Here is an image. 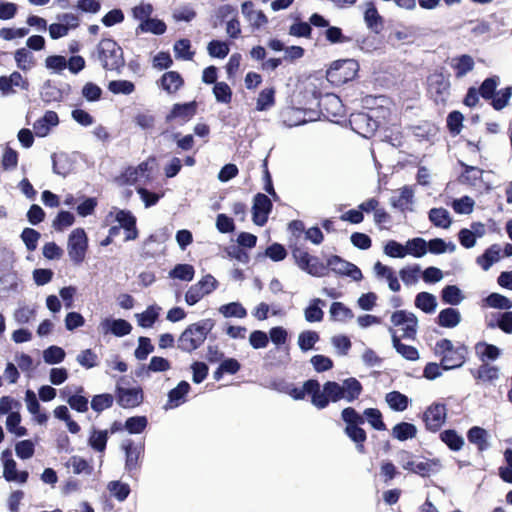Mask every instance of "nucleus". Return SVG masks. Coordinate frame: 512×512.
<instances>
[{
    "mask_svg": "<svg viewBox=\"0 0 512 512\" xmlns=\"http://www.w3.org/2000/svg\"><path fill=\"white\" fill-rule=\"evenodd\" d=\"M95 55L105 71L120 73L125 67L122 47L112 38H103L96 46Z\"/></svg>",
    "mask_w": 512,
    "mask_h": 512,
    "instance_id": "1",
    "label": "nucleus"
},
{
    "mask_svg": "<svg viewBox=\"0 0 512 512\" xmlns=\"http://www.w3.org/2000/svg\"><path fill=\"white\" fill-rule=\"evenodd\" d=\"M434 354L440 358L443 370H451L459 368L465 363L468 350L464 344L454 346L450 339L443 338L436 342Z\"/></svg>",
    "mask_w": 512,
    "mask_h": 512,
    "instance_id": "2",
    "label": "nucleus"
},
{
    "mask_svg": "<svg viewBox=\"0 0 512 512\" xmlns=\"http://www.w3.org/2000/svg\"><path fill=\"white\" fill-rule=\"evenodd\" d=\"M214 324L211 319H204L190 324L178 339V348L181 351L192 353L198 349L206 340L208 333Z\"/></svg>",
    "mask_w": 512,
    "mask_h": 512,
    "instance_id": "3",
    "label": "nucleus"
},
{
    "mask_svg": "<svg viewBox=\"0 0 512 512\" xmlns=\"http://www.w3.org/2000/svg\"><path fill=\"white\" fill-rule=\"evenodd\" d=\"M291 255L295 264L307 274L314 277H324L329 274L327 262L323 263L319 257L309 254L297 245L291 247Z\"/></svg>",
    "mask_w": 512,
    "mask_h": 512,
    "instance_id": "4",
    "label": "nucleus"
},
{
    "mask_svg": "<svg viewBox=\"0 0 512 512\" xmlns=\"http://www.w3.org/2000/svg\"><path fill=\"white\" fill-rule=\"evenodd\" d=\"M308 387L311 392H314L313 405L319 410L326 408L330 402L344 399V391L338 382L327 381L321 390L320 383L315 379V383H310Z\"/></svg>",
    "mask_w": 512,
    "mask_h": 512,
    "instance_id": "5",
    "label": "nucleus"
},
{
    "mask_svg": "<svg viewBox=\"0 0 512 512\" xmlns=\"http://www.w3.org/2000/svg\"><path fill=\"white\" fill-rule=\"evenodd\" d=\"M359 71V63L354 59L334 61L326 71V79L333 86H342L355 79Z\"/></svg>",
    "mask_w": 512,
    "mask_h": 512,
    "instance_id": "6",
    "label": "nucleus"
},
{
    "mask_svg": "<svg viewBox=\"0 0 512 512\" xmlns=\"http://www.w3.org/2000/svg\"><path fill=\"white\" fill-rule=\"evenodd\" d=\"M427 91L436 104L445 105L451 89V82L448 75L441 71H434L427 78Z\"/></svg>",
    "mask_w": 512,
    "mask_h": 512,
    "instance_id": "7",
    "label": "nucleus"
},
{
    "mask_svg": "<svg viewBox=\"0 0 512 512\" xmlns=\"http://www.w3.org/2000/svg\"><path fill=\"white\" fill-rule=\"evenodd\" d=\"M499 84L500 77L493 75L486 78L478 89L474 86L469 87L466 95L464 96L463 104L469 108H474L479 104L480 96L484 100H490L495 96V91Z\"/></svg>",
    "mask_w": 512,
    "mask_h": 512,
    "instance_id": "8",
    "label": "nucleus"
},
{
    "mask_svg": "<svg viewBox=\"0 0 512 512\" xmlns=\"http://www.w3.org/2000/svg\"><path fill=\"white\" fill-rule=\"evenodd\" d=\"M67 250L74 265L78 266L84 262L88 250V237L83 228H76L70 233Z\"/></svg>",
    "mask_w": 512,
    "mask_h": 512,
    "instance_id": "9",
    "label": "nucleus"
},
{
    "mask_svg": "<svg viewBox=\"0 0 512 512\" xmlns=\"http://www.w3.org/2000/svg\"><path fill=\"white\" fill-rule=\"evenodd\" d=\"M446 419V404L440 402H433L422 414V421L424 422L426 430L432 433L440 431Z\"/></svg>",
    "mask_w": 512,
    "mask_h": 512,
    "instance_id": "10",
    "label": "nucleus"
},
{
    "mask_svg": "<svg viewBox=\"0 0 512 512\" xmlns=\"http://www.w3.org/2000/svg\"><path fill=\"white\" fill-rule=\"evenodd\" d=\"M217 286L218 282L211 274L203 276L201 280L190 286L187 290L185 294L186 303L190 306L195 305L205 295L212 293Z\"/></svg>",
    "mask_w": 512,
    "mask_h": 512,
    "instance_id": "11",
    "label": "nucleus"
},
{
    "mask_svg": "<svg viewBox=\"0 0 512 512\" xmlns=\"http://www.w3.org/2000/svg\"><path fill=\"white\" fill-rule=\"evenodd\" d=\"M329 272L344 277H350L354 281H360L363 278L361 270L353 263L346 261L338 255H331L327 259Z\"/></svg>",
    "mask_w": 512,
    "mask_h": 512,
    "instance_id": "12",
    "label": "nucleus"
},
{
    "mask_svg": "<svg viewBox=\"0 0 512 512\" xmlns=\"http://www.w3.org/2000/svg\"><path fill=\"white\" fill-rule=\"evenodd\" d=\"M117 404L124 409H132L143 403L144 393L141 387L124 388L117 385L115 388Z\"/></svg>",
    "mask_w": 512,
    "mask_h": 512,
    "instance_id": "13",
    "label": "nucleus"
},
{
    "mask_svg": "<svg viewBox=\"0 0 512 512\" xmlns=\"http://www.w3.org/2000/svg\"><path fill=\"white\" fill-rule=\"evenodd\" d=\"M349 122L352 129L365 138L374 136L379 128V122L373 119L369 114L363 112L352 114Z\"/></svg>",
    "mask_w": 512,
    "mask_h": 512,
    "instance_id": "14",
    "label": "nucleus"
},
{
    "mask_svg": "<svg viewBox=\"0 0 512 512\" xmlns=\"http://www.w3.org/2000/svg\"><path fill=\"white\" fill-rule=\"evenodd\" d=\"M391 322L394 326L403 325L402 338L415 339L417 333V317L405 310H398L391 315Z\"/></svg>",
    "mask_w": 512,
    "mask_h": 512,
    "instance_id": "15",
    "label": "nucleus"
},
{
    "mask_svg": "<svg viewBox=\"0 0 512 512\" xmlns=\"http://www.w3.org/2000/svg\"><path fill=\"white\" fill-rule=\"evenodd\" d=\"M273 204L270 198L263 194L257 193L253 199L252 219L258 226H264L268 221V216L272 211Z\"/></svg>",
    "mask_w": 512,
    "mask_h": 512,
    "instance_id": "16",
    "label": "nucleus"
},
{
    "mask_svg": "<svg viewBox=\"0 0 512 512\" xmlns=\"http://www.w3.org/2000/svg\"><path fill=\"white\" fill-rule=\"evenodd\" d=\"M123 449L125 451V469L129 474H133L141 466L144 446L141 444H135L132 440H128L123 444Z\"/></svg>",
    "mask_w": 512,
    "mask_h": 512,
    "instance_id": "17",
    "label": "nucleus"
},
{
    "mask_svg": "<svg viewBox=\"0 0 512 512\" xmlns=\"http://www.w3.org/2000/svg\"><path fill=\"white\" fill-rule=\"evenodd\" d=\"M197 113V102L191 101L187 103H176L172 106L170 112L166 116V121L178 119L181 124L190 121Z\"/></svg>",
    "mask_w": 512,
    "mask_h": 512,
    "instance_id": "18",
    "label": "nucleus"
},
{
    "mask_svg": "<svg viewBox=\"0 0 512 512\" xmlns=\"http://www.w3.org/2000/svg\"><path fill=\"white\" fill-rule=\"evenodd\" d=\"M11 455L12 454L9 449L2 452V457L4 458L3 477L8 482L16 481L19 483H25L29 474L27 471H17V464L15 460L11 458Z\"/></svg>",
    "mask_w": 512,
    "mask_h": 512,
    "instance_id": "19",
    "label": "nucleus"
},
{
    "mask_svg": "<svg viewBox=\"0 0 512 512\" xmlns=\"http://www.w3.org/2000/svg\"><path fill=\"white\" fill-rule=\"evenodd\" d=\"M241 11L254 29H259L268 23V17L262 10H255L254 3L252 1L243 2L241 5Z\"/></svg>",
    "mask_w": 512,
    "mask_h": 512,
    "instance_id": "20",
    "label": "nucleus"
},
{
    "mask_svg": "<svg viewBox=\"0 0 512 512\" xmlns=\"http://www.w3.org/2000/svg\"><path fill=\"white\" fill-rule=\"evenodd\" d=\"M158 84L168 94H174L184 85V79L179 72L168 71L161 76Z\"/></svg>",
    "mask_w": 512,
    "mask_h": 512,
    "instance_id": "21",
    "label": "nucleus"
},
{
    "mask_svg": "<svg viewBox=\"0 0 512 512\" xmlns=\"http://www.w3.org/2000/svg\"><path fill=\"white\" fill-rule=\"evenodd\" d=\"M344 433L355 444L356 450L359 454L367 453V449L365 447V442L367 440V433L361 427V425L345 426Z\"/></svg>",
    "mask_w": 512,
    "mask_h": 512,
    "instance_id": "22",
    "label": "nucleus"
},
{
    "mask_svg": "<svg viewBox=\"0 0 512 512\" xmlns=\"http://www.w3.org/2000/svg\"><path fill=\"white\" fill-rule=\"evenodd\" d=\"M191 389L187 381H180L178 385L168 393V402L166 408H176L186 401V396Z\"/></svg>",
    "mask_w": 512,
    "mask_h": 512,
    "instance_id": "23",
    "label": "nucleus"
},
{
    "mask_svg": "<svg viewBox=\"0 0 512 512\" xmlns=\"http://www.w3.org/2000/svg\"><path fill=\"white\" fill-rule=\"evenodd\" d=\"M390 332L392 333V344L394 349L399 353L403 358L409 361H416L419 359V352L416 347L411 345H406L401 342L400 337H398L395 331L390 328Z\"/></svg>",
    "mask_w": 512,
    "mask_h": 512,
    "instance_id": "24",
    "label": "nucleus"
},
{
    "mask_svg": "<svg viewBox=\"0 0 512 512\" xmlns=\"http://www.w3.org/2000/svg\"><path fill=\"white\" fill-rule=\"evenodd\" d=\"M461 321V314L455 308H445L437 316V324L444 328H454Z\"/></svg>",
    "mask_w": 512,
    "mask_h": 512,
    "instance_id": "25",
    "label": "nucleus"
},
{
    "mask_svg": "<svg viewBox=\"0 0 512 512\" xmlns=\"http://www.w3.org/2000/svg\"><path fill=\"white\" fill-rule=\"evenodd\" d=\"M364 20L367 27L375 33H379L383 28V19L372 2L368 4L365 10Z\"/></svg>",
    "mask_w": 512,
    "mask_h": 512,
    "instance_id": "26",
    "label": "nucleus"
},
{
    "mask_svg": "<svg viewBox=\"0 0 512 512\" xmlns=\"http://www.w3.org/2000/svg\"><path fill=\"white\" fill-rule=\"evenodd\" d=\"M474 65L473 58L468 54H463L455 57L451 66L455 71L456 78H462L474 69Z\"/></svg>",
    "mask_w": 512,
    "mask_h": 512,
    "instance_id": "27",
    "label": "nucleus"
},
{
    "mask_svg": "<svg viewBox=\"0 0 512 512\" xmlns=\"http://www.w3.org/2000/svg\"><path fill=\"white\" fill-rule=\"evenodd\" d=\"M500 252V247L497 244H493L482 255L477 257L476 262L483 270L487 271L494 262L500 259Z\"/></svg>",
    "mask_w": 512,
    "mask_h": 512,
    "instance_id": "28",
    "label": "nucleus"
},
{
    "mask_svg": "<svg viewBox=\"0 0 512 512\" xmlns=\"http://www.w3.org/2000/svg\"><path fill=\"white\" fill-rule=\"evenodd\" d=\"M341 386L344 391V399L348 402H353L358 399L363 391L362 384L354 377L345 379Z\"/></svg>",
    "mask_w": 512,
    "mask_h": 512,
    "instance_id": "29",
    "label": "nucleus"
},
{
    "mask_svg": "<svg viewBox=\"0 0 512 512\" xmlns=\"http://www.w3.org/2000/svg\"><path fill=\"white\" fill-rule=\"evenodd\" d=\"M487 437V431L479 426H473L467 432L468 441L476 445L481 452L488 448Z\"/></svg>",
    "mask_w": 512,
    "mask_h": 512,
    "instance_id": "30",
    "label": "nucleus"
},
{
    "mask_svg": "<svg viewBox=\"0 0 512 512\" xmlns=\"http://www.w3.org/2000/svg\"><path fill=\"white\" fill-rule=\"evenodd\" d=\"M441 441L452 451H459L464 446V439L454 429H447L439 435Z\"/></svg>",
    "mask_w": 512,
    "mask_h": 512,
    "instance_id": "31",
    "label": "nucleus"
},
{
    "mask_svg": "<svg viewBox=\"0 0 512 512\" xmlns=\"http://www.w3.org/2000/svg\"><path fill=\"white\" fill-rule=\"evenodd\" d=\"M475 226H478L479 228H481V231H476V232H473L467 228H463L459 231L458 233V239H459V242L460 244L464 247V248H472L475 243H476V237H481L483 235V224L482 223H474L472 225L473 228H475Z\"/></svg>",
    "mask_w": 512,
    "mask_h": 512,
    "instance_id": "32",
    "label": "nucleus"
},
{
    "mask_svg": "<svg viewBox=\"0 0 512 512\" xmlns=\"http://www.w3.org/2000/svg\"><path fill=\"white\" fill-rule=\"evenodd\" d=\"M417 434V428L414 424L408 422H400L392 428V436L399 441L412 439Z\"/></svg>",
    "mask_w": 512,
    "mask_h": 512,
    "instance_id": "33",
    "label": "nucleus"
},
{
    "mask_svg": "<svg viewBox=\"0 0 512 512\" xmlns=\"http://www.w3.org/2000/svg\"><path fill=\"white\" fill-rule=\"evenodd\" d=\"M475 351L480 360L483 362L486 360L494 361L501 354V351L497 346L486 342H478L475 345Z\"/></svg>",
    "mask_w": 512,
    "mask_h": 512,
    "instance_id": "34",
    "label": "nucleus"
},
{
    "mask_svg": "<svg viewBox=\"0 0 512 512\" xmlns=\"http://www.w3.org/2000/svg\"><path fill=\"white\" fill-rule=\"evenodd\" d=\"M385 400L389 407L397 412L406 410L409 404L408 397L399 391H391L387 393Z\"/></svg>",
    "mask_w": 512,
    "mask_h": 512,
    "instance_id": "35",
    "label": "nucleus"
},
{
    "mask_svg": "<svg viewBox=\"0 0 512 512\" xmlns=\"http://www.w3.org/2000/svg\"><path fill=\"white\" fill-rule=\"evenodd\" d=\"M476 380L482 382H492L499 377V369L496 366H491L487 363L481 364L478 369L473 373Z\"/></svg>",
    "mask_w": 512,
    "mask_h": 512,
    "instance_id": "36",
    "label": "nucleus"
},
{
    "mask_svg": "<svg viewBox=\"0 0 512 512\" xmlns=\"http://www.w3.org/2000/svg\"><path fill=\"white\" fill-rule=\"evenodd\" d=\"M195 276V269L191 264H177L169 272V277L190 282Z\"/></svg>",
    "mask_w": 512,
    "mask_h": 512,
    "instance_id": "37",
    "label": "nucleus"
},
{
    "mask_svg": "<svg viewBox=\"0 0 512 512\" xmlns=\"http://www.w3.org/2000/svg\"><path fill=\"white\" fill-rule=\"evenodd\" d=\"M84 393V388L83 386H79L77 389H76V394L70 396L68 399H67V403L69 404V406L77 411V412H80V413H85L88 411V404H89V401H88V398L84 395H82Z\"/></svg>",
    "mask_w": 512,
    "mask_h": 512,
    "instance_id": "38",
    "label": "nucleus"
},
{
    "mask_svg": "<svg viewBox=\"0 0 512 512\" xmlns=\"http://www.w3.org/2000/svg\"><path fill=\"white\" fill-rule=\"evenodd\" d=\"M415 306L425 313H432L437 306L436 298L429 292H420L416 295Z\"/></svg>",
    "mask_w": 512,
    "mask_h": 512,
    "instance_id": "39",
    "label": "nucleus"
},
{
    "mask_svg": "<svg viewBox=\"0 0 512 512\" xmlns=\"http://www.w3.org/2000/svg\"><path fill=\"white\" fill-rule=\"evenodd\" d=\"M167 26L164 21L157 18H148L142 21L137 30L141 32H151L155 35H162L166 32Z\"/></svg>",
    "mask_w": 512,
    "mask_h": 512,
    "instance_id": "40",
    "label": "nucleus"
},
{
    "mask_svg": "<svg viewBox=\"0 0 512 512\" xmlns=\"http://www.w3.org/2000/svg\"><path fill=\"white\" fill-rule=\"evenodd\" d=\"M17 67L23 71L30 70L35 65L33 54L26 48H19L14 53Z\"/></svg>",
    "mask_w": 512,
    "mask_h": 512,
    "instance_id": "41",
    "label": "nucleus"
},
{
    "mask_svg": "<svg viewBox=\"0 0 512 512\" xmlns=\"http://www.w3.org/2000/svg\"><path fill=\"white\" fill-rule=\"evenodd\" d=\"M429 220L437 227L448 228L451 225L449 212L445 208H432L429 211Z\"/></svg>",
    "mask_w": 512,
    "mask_h": 512,
    "instance_id": "42",
    "label": "nucleus"
},
{
    "mask_svg": "<svg viewBox=\"0 0 512 512\" xmlns=\"http://www.w3.org/2000/svg\"><path fill=\"white\" fill-rule=\"evenodd\" d=\"M511 96L512 86L502 88L499 91H495V96L490 99V104L496 111H500L509 104Z\"/></svg>",
    "mask_w": 512,
    "mask_h": 512,
    "instance_id": "43",
    "label": "nucleus"
},
{
    "mask_svg": "<svg viewBox=\"0 0 512 512\" xmlns=\"http://www.w3.org/2000/svg\"><path fill=\"white\" fill-rule=\"evenodd\" d=\"M114 396L110 393L97 394L92 397L91 408L96 413H101L113 406Z\"/></svg>",
    "mask_w": 512,
    "mask_h": 512,
    "instance_id": "44",
    "label": "nucleus"
},
{
    "mask_svg": "<svg viewBox=\"0 0 512 512\" xmlns=\"http://www.w3.org/2000/svg\"><path fill=\"white\" fill-rule=\"evenodd\" d=\"M363 417H365L364 419H366L375 430L384 431L387 429L379 409L366 408L363 412Z\"/></svg>",
    "mask_w": 512,
    "mask_h": 512,
    "instance_id": "45",
    "label": "nucleus"
},
{
    "mask_svg": "<svg viewBox=\"0 0 512 512\" xmlns=\"http://www.w3.org/2000/svg\"><path fill=\"white\" fill-rule=\"evenodd\" d=\"M463 298L460 288L456 285H447L441 291V299L446 304L458 305Z\"/></svg>",
    "mask_w": 512,
    "mask_h": 512,
    "instance_id": "46",
    "label": "nucleus"
},
{
    "mask_svg": "<svg viewBox=\"0 0 512 512\" xmlns=\"http://www.w3.org/2000/svg\"><path fill=\"white\" fill-rule=\"evenodd\" d=\"M407 255L421 258L427 253V242L421 237L410 239L406 242Z\"/></svg>",
    "mask_w": 512,
    "mask_h": 512,
    "instance_id": "47",
    "label": "nucleus"
},
{
    "mask_svg": "<svg viewBox=\"0 0 512 512\" xmlns=\"http://www.w3.org/2000/svg\"><path fill=\"white\" fill-rule=\"evenodd\" d=\"M459 165L463 169V172L461 174L463 182H466L470 185H475L476 182L481 179L483 174V170L481 168L467 165L462 161H459Z\"/></svg>",
    "mask_w": 512,
    "mask_h": 512,
    "instance_id": "48",
    "label": "nucleus"
},
{
    "mask_svg": "<svg viewBox=\"0 0 512 512\" xmlns=\"http://www.w3.org/2000/svg\"><path fill=\"white\" fill-rule=\"evenodd\" d=\"M321 304L324 305V301L319 298L312 300L311 304L305 309L304 312L306 321L313 323L323 320L324 312L320 308Z\"/></svg>",
    "mask_w": 512,
    "mask_h": 512,
    "instance_id": "49",
    "label": "nucleus"
},
{
    "mask_svg": "<svg viewBox=\"0 0 512 512\" xmlns=\"http://www.w3.org/2000/svg\"><path fill=\"white\" fill-rule=\"evenodd\" d=\"M319 339V334L316 331L306 330L299 334L298 345L302 351L306 352L313 349Z\"/></svg>",
    "mask_w": 512,
    "mask_h": 512,
    "instance_id": "50",
    "label": "nucleus"
},
{
    "mask_svg": "<svg viewBox=\"0 0 512 512\" xmlns=\"http://www.w3.org/2000/svg\"><path fill=\"white\" fill-rule=\"evenodd\" d=\"M275 104V90L274 88L263 89L257 98L256 109L258 111H265Z\"/></svg>",
    "mask_w": 512,
    "mask_h": 512,
    "instance_id": "51",
    "label": "nucleus"
},
{
    "mask_svg": "<svg viewBox=\"0 0 512 512\" xmlns=\"http://www.w3.org/2000/svg\"><path fill=\"white\" fill-rule=\"evenodd\" d=\"M108 441L107 430H93L89 437L88 443L92 449L98 452H103L106 449Z\"/></svg>",
    "mask_w": 512,
    "mask_h": 512,
    "instance_id": "52",
    "label": "nucleus"
},
{
    "mask_svg": "<svg viewBox=\"0 0 512 512\" xmlns=\"http://www.w3.org/2000/svg\"><path fill=\"white\" fill-rule=\"evenodd\" d=\"M107 488L111 495L120 502L126 500L131 492L128 484L116 480L109 482Z\"/></svg>",
    "mask_w": 512,
    "mask_h": 512,
    "instance_id": "53",
    "label": "nucleus"
},
{
    "mask_svg": "<svg viewBox=\"0 0 512 512\" xmlns=\"http://www.w3.org/2000/svg\"><path fill=\"white\" fill-rule=\"evenodd\" d=\"M148 425V420L146 416H133L127 418L124 424V428L130 434H140L142 433Z\"/></svg>",
    "mask_w": 512,
    "mask_h": 512,
    "instance_id": "54",
    "label": "nucleus"
},
{
    "mask_svg": "<svg viewBox=\"0 0 512 512\" xmlns=\"http://www.w3.org/2000/svg\"><path fill=\"white\" fill-rule=\"evenodd\" d=\"M207 50L211 57L223 59L229 54L230 48L227 42L212 40L208 43Z\"/></svg>",
    "mask_w": 512,
    "mask_h": 512,
    "instance_id": "55",
    "label": "nucleus"
},
{
    "mask_svg": "<svg viewBox=\"0 0 512 512\" xmlns=\"http://www.w3.org/2000/svg\"><path fill=\"white\" fill-rule=\"evenodd\" d=\"M464 116L460 111H452L447 116V128L451 135H458L463 128Z\"/></svg>",
    "mask_w": 512,
    "mask_h": 512,
    "instance_id": "56",
    "label": "nucleus"
},
{
    "mask_svg": "<svg viewBox=\"0 0 512 512\" xmlns=\"http://www.w3.org/2000/svg\"><path fill=\"white\" fill-rule=\"evenodd\" d=\"M105 323L109 325L111 333L117 337L126 336L130 334L132 330L131 324L124 319L105 320Z\"/></svg>",
    "mask_w": 512,
    "mask_h": 512,
    "instance_id": "57",
    "label": "nucleus"
},
{
    "mask_svg": "<svg viewBox=\"0 0 512 512\" xmlns=\"http://www.w3.org/2000/svg\"><path fill=\"white\" fill-rule=\"evenodd\" d=\"M330 314L332 319L337 321H345L354 317L352 310L341 302H333L331 304Z\"/></svg>",
    "mask_w": 512,
    "mask_h": 512,
    "instance_id": "58",
    "label": "nucleus"
},
{
    "mask_svg": "<svg viewBox=\"0 0 512 512\" xmlns=\"http://www.w3.org/2000/svg\"><path fill=\"white\" fill-rule=\"evenodd\" d=\"M158 316L159 313L153 306H149L144 312L136 315L138 325L142 328L152 327Z\"/></svg>",
    "mask_w": 512,
    "mask_h": 512,
    "instance_id": "59",
    "label": "nucleus"
},
{
    "mask_svg": "<svg viewBox=\"0 0 512 512\" xmlns=\"http://www.w3.org/2000/svg\"><path fill=\"white\" fill-rule=\"evenodd\" d=\"M220 312L226 318H244L247 315L246 309L239 302H231L220 307Z\"/></svg>",
    "mask_w": 512,
    "mask_h": 512,
    "instance_id": "60",
    "label": "nucleus"
},
{
    "mask_svg": "<svg viewBox=\"0 0 512 512\" xmlns=\"http://www.w3.org/2000/svg\"><path fill=\"white\" fill-rule=\"evenodd\" d=\"M20 237L24 242L27 250L32 252L37 248L41 234L37 230L27 227L23 229Z\"/></svg>",
    "mask_w": 512,
    "mask_h": 512,
    "instance_id": "61",
    "label": "nucleus"
},
{
    "mask_svg": "<svg viewBox=\"0 0 512 512\" xmlns=\"http://www.w3.org/2000/svg\"><path fill=\"white\" fill-rule=\"evenodd\" d=\"M108 89L113 94L129 95L134 92L135 85L128 80H113L108 84Z\"/></svg>",
    "mask_w": 512,
    "mask_h": 512,
    "instance_id": "62",
    "label": "nucleus"
},
{
    "mask_svg": "<svg viewBox=\"0 0 512 512\" xmlns=\"http://www.w3.org/2000/svg\"><path fill=\"white\" fill-rule=\"evenodd\" d=\"M213 93L218 102L229 104L232 100V90L226 82L215 83Z\"/></svg>",
    "mask_w": 512,
    "mask_h": 512,
    "instance_id": "63",
    "label": "nucleus"
},
{
    "mask_svg": "<svg viewBox=\"0 0 512 512\" xmlns=\"http://www.w3.org/2000/svg\"><path fill=\"white\" fill-rule=\"evenodd\" d=\"M485 301L491 308L510 309L512 307V301L499 293H491Z\"/></svg>",
    "mask_w": 512,
    "mask_h": 512,
    "instance_id": "64",
    "label": "nucleus"
}]
</instances>
